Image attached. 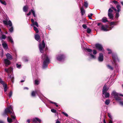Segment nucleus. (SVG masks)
Returning <instances> with one entry per match:
<instances>
[{
    "label": "nucleus",
    "mask_w": 123,
    "mask_h": 123,
    "mask_svg": "<svg viewBox=\"0 0 123 123\" xmlns=\"http://www.w3.org/2000/svg\"><path fill=\"white\" fill-rule=\"evenodd\" d=\"M9 113L11 115V117L13 119H14L15 116L13 111V109L11 105H10L6 108L3 112V115L4 116H7V113Z\"/></svg>",
    "instance_id": "nucleus-1"
},
{
    "label": "nucleus",
    "mask_w": 123,
    "mask_h": 123,
    "mask_svg": "<svg viewBox=\"0 0 123 123\" xmlns=\"http://www.w3.org/2000/svg\"><path fill=\"white\" fill-rule=\"evenodd\" d=\"M5 71L7 72L8 74L7 80L8 81H11L13 82V80L14 79V77L13 74H10L12 72L13 69L11 67L7 69L5 68Z\"/></svg>",
    "instance_id": "nucleus-2"
},
{
    "label": "nucleus",
    "mask_w": 123,
    "mask_h": 123,
    "mask_svg": "<svg viewBox=\"0 0 123 123\" xmlns=\"http://www.w3.org/2000/svg\"><path fill=\"white\" fill-rule=\"evenodd\" d=\"M42 59L43 61V68H45L47 67L49 63V59L47 55L45 54L43 55Z\"/></svg>",
    "instance_id": "nucleus-3"
},
{
    "label": "nucleus",
    "mask_w": 123,
    "mask_h": 123,
    "mask_svg": "<svg viewBox=\"0 0 123 123\" xmlns=\"http://www.w3.org/2000/svg\"><path fill=\"white\" fill-rule=\"evenodd\" d=\"M112 95L114 96L117 100L119 102L121 105L123 106V102L121 101L120 98L118 93L113 91L112 93Z\"/></svg>",
    "instance_id": "nucleus-4"
},
{
    "label": "nucleus",
    "mask_w": 123,
    "mask_h": 123,
    "mask_svg": "<svg viewBox=\"0 0 123 123\" xmlns=\"http://www.w3.org/2000/svg\"><path fill=\"white\" fill-rule=\"evenodd\" d=\"M108 89V88L107 87V86L105 85L103 87L102 91L103 94L105 95V96L106 98L109 97L110 96L109 93L107 92Z\"/></svg>",
    "instance_id": "nucleus-5"
},
{
    "label": "nucleus",
    "mask_w": 123,
    "mask_h": 123,
    "mask_svg": "<svg viewBox=\"0 0 123 123\" xmlns=\"http://www.w3.org/2000/svg\"><path fill=\"white\" fill-rule=\"evenodd\" d=\"M3 22L5 25H8L9 27H11L9 29V30L11 32H12L13 30V28L12 26V23L11 21L10 20L8 21L3 20Z\"/></svg>",
    "instance_id": "nucleus-6"
},
{
    "label": "nucleus",
    "mask_w": 123,
    "mask_h": 123,
    "mask_svg": "<svg viewBox=\"0 0 123 123\" xmlns=\"http://www.w3.org/2000/svg\"><path fill=\"white\" fill-rule=\"evenodd\" d=\"M39 49L41 52L43 53V50L45 47V44L44 41L43 40L42 41V43H40L39 45Z\"/></svg>",
    "instance_id": "nucleus-7"
},
{
    "label": "nucleus",
    "mask_w": 123,
    "mask_h": 123,
    "mask_svg": "<svg viewBox=\"0 0 123 123\" xmlns=\"http://www.w3.org/2000/svg\"><path fill=\"white\" fill-rule=\"evenodd\" d=\"M113 27V26H111V27H110L109 29H108V28H109V27L108 25H101V29L102 30L105 31H107L111 30Z\"/></svg>",
    "instance_id": "nucleus-8"
},
{
    "label": "nucleus",
    "mask_w": 123,
    "mask_h": 123,
    "mask_svg": "<svg viewBox=\"0 0 123 123\" xmlns=\"http://www.w3.org/2000/svg\"><path fill=\"white\" fill-rule=\"evenodd\" d=\"M112 57L113 60V64H116V62L119 61V60L117 57L116 54L112 53Z\"/></svg>",
    "instance_id": "nucleus-9"
},
{
    "label": "nucleus",
    "mask_w": 123,
    "mask_h": 123,
    "mask_svg": "<svg viewBox=\"0 0 123 123\" xmlns=\"http://www.w3.org/2000/svg\"><path fill=\"white\" fill-rule=\"evenodd\" d=\"M65 58L64 55H59L56 56L57 60L60 61H63Z\"/></svg>",
    "instance_id": "nucleus-10"
},
{
    "label": "nucleus",
    "mask_w": 123,
    "mask_h": 123,
    "mask_svg": "<svg viewBox=\"0 0 123 123\" xmlns=\"http://www.w3.org/2000/svg\"><path fill=\"white\" fill-rule=\"evenodd\" d=\"M96 48L100 51H103L104 49L101 45L99 43L96 44H95Z\"/></svg>",
    "instance_id": "nucleus-11"
},
{
    "label": "nucleus",
    "mask_w": 123,
    "mask_h": 123,
    "mask_svg": "<svg viewBox=\"0 0 123 123\" xmlns=\"http://www.w3.org/2000/svg\"><path fill=\"white\" fill-rule=\"evenodd\" d=\"M86 50L88 52H90V53L89 54V56L91 57L93 59H95L96 58V56L92 55V54H91V52L92 51V50L89 49H87Z\"/></svg>",
    "instance_id": "nucleus-12"
},
{
    "label": "nucleus",
    "mask_w": 123,
    "mask_h": 123,
    "mask_svg": "<svg viewBox=\"0 0 123 123\" xmlns=\"http://www.w3.org/2000/svg\"><path fill=\"white\" fill-rule=\"evenodd\" d=\"M117 9L113 7H111V8L114 10L116 12H119L121 11V6H120L118 5H117Z\"/></svg>",
    "instance_id": "nucleus-13"
},
{
    "label": "nucleus",
    "mask_w": 123,
    "mask_h": 123,
    "mask_svg": "<svg viewBox=\"0 0 123 123\" xmlns=\"http://www.w3.org/2000/svg\"><path fill=\"white\" fill-rule=\"evenodd\" d=\"M103 55L102 54L100 53L99 54V56L98 58V60L99 62H101L103 60Z\"/></svg>",
    "instance_id": "nucleus-14"
},
{
    "label": "nucleus",
    "mask_w": 123,
    "mask_h": 123,
    "mask_svg": "<svg viewBox=\"0 0 123 123\" xmlns=\"http://www.w3.org/2000/svg\"><path fill=\"white\" fill-rule=\"evenodd\" d=\"M33 123H38L37 122L40 123L41 122V120L38 118H35L33 119Z\"/></svg>",
    "instance_id": "nucleus-15"
},
{
    "label": "nucleus",
    "mask_w": 123,
    "mask_h": 123,
    "mask_svg": "<svg viewBox=\"0 0 123 123\" xmlns=\"http://www.w3.org/2000/svg\"><path fill=\"white\" fill-rule=\"evenodd\" d=\"M2 45L3 48L5 49L6 50L8 49V46L6 43V42H3Z\"/></svg>",
    "instance_id": "nucleus-16"
},
{
    "label": "nucleus",
    "mask_w": 123,
    "mask_h": 123,
    "mask_svg": "<svg viewBox=\"0 0 123 123\" xmlns=\"http://www.w3.org/2000/svg\"><path fill=\"white\" fill-rule=\"evenodd\" d=\"M4 62L5 65V66H7L10 64V61L7 59H4Z\"/></svg>",
    "instance_id": "nucleus-17"
},
{
    "label": "nucleus",
    "mask_w": 123,
    "mask_h": 123,
    "mask_svg": "<svg viewBox=\"0 0 123 123\" xmlns=\"http://www.w3.org/2000/svg\"><path fill=\"white\" fill-rule=\"evenodd\" d=\"M40 36L38 34H37L35 35V38L37 41L38 42H40Z\"/></svg>",
    "instance_id": "nucleus-18"
},
{
    "label": "nucleus",
    "mask_w": 123,
    "mask_h": 123,
    "mask_svg": "<svg viewBox=\"0 0 123 123\" xmlns=\"http://www.w3.org/2000/svg\"><path fill=\"white\" fill-rule=\"evenodd\" d=\"M6 57L7 58L10 60H11L12 59V56L9 53H7L6 55Z\"/></svg>",
    "instance_id": "nucleus-19"
},
{
    "label": "nucleus",
    "mask_w": 123,
    "mask_h": 123,
    "mask_svg": "<svg viewBox=\"0 0 123 123\" xmlns=\"http://www.w3.org/2000/svg\"><path fill=\"white\" fill-rule=\"evenodd\" d=\"M108 16L110 19L113 20V15L112 13H108Z\"/></svg>",
    "instance_id": "nucleus-20"
},
{
    "label": "nucleus",
    "mask_w": 123,
    "mask_h": 123,
    "mask_svg": "<svg viewBox=\"0 0 123 123\" xmlns=\"http://www.w3.org/2000/svg\"><path fill=\"white\" fill-rule=\"evenodd\" d=\"M3 86L4 87V91L5 92H6L7 90V87L6 84H5V83L2 84Z\"/></svg>",
    "instance_id": "nucleus-21"
},
{
    "label": "nucleus",
    "mask_w": 123,
    "mask_h": 123,
    "mask_svg": "<svg viewBox=\"0 0 123 123\" xmlns=\"http://www.w3.org/2000/svg\"><path fill=\"white\" fill-rule=\"evenodd\" d=\"M81 12L82 15H83L85 12V11L84 10L83 7L80 8Z\"/></svg>",
    "instance_id": "nucleus-22"
},
{
    "label": "nucleus",
    "mask_w": 123,
    "mask_h": 123,
    "mask_svg": "<svg viewBox=\"0 0 123 123\" xmlns=\"http://www.w3.org/2000/svg\"><path fill=\"white\" fill-rule=\"evenodd\" d=\"M8 39L9 41L11 42L12 43H13V39L10 36H8Z\"/></svg>",
    "instance_id": "nucleus-23"
},
{
    "label": "nucleus",
    "mask_w": 123,
    "mask_h": 123,
    "mask_svg": "<svg viewBox=\"0 0 123 123\" xmlns=\"http://www.w3.org/2000/svg\"><path fill=\"white\" fill-rule=\"evenodd\" d=\"M28 6H25L23 8V10L24 12H26L28 10Z\"/></svg>",
    "instance_id": "nucleus-24"
},
{
    "label": "nucleus",
    "mask_w": 123,
    "mask_h": 123,
    "mask_svg": "<svg viewBox=\"0 0 123 123\" xmlns=\"http://www.w3.org/2000/svg\"><path fill=\"white\" fill-rule=\"evenodd\" d=\"M6 36L4 35H2L1 36H0V39H5L6 38Z\"/></svg>",
    "instance_id": "nucleus-25"
},
{
    "label": "nucleus",
    "mask_w": 123,
    "mask_h": 123,
    "mask_svg": "<svg viewBox=\"0 0 123 123\" xmlns=\"http://www.w3.org/2000/svg\"><path fill=\"white\" fill-rule=\"evenodd\" d=\"M102 21L103 22H106L108 21L107 18L105 17H104L102 19Z\"/></svg>",
    "instance_id": "nucleus-26"
},
{
    "label": "nucleus",
    "mask_w": 123,
    "mask_h": 123,
    "mask_svg": "<svg viewBox=\"0 0 123 123\" xmlns=\"http://www.w3.org/2000/svg\"><path fill=\"white\" fill-rule=\"evenodd\" d=\"M119 12H116V13L115 15V18H117L119 16Z\"/></svg>",
    "instance_id": "nucleus-27"
},
{
    "label": "nucleus",
    "mask_w": 123,
    "mask_h": 123,
    "mask_svg": "<svg viewBox=\"0 0 123 123\" xmlns=\"http://www.w3.org/2000/svg\"><path fill=\"white\" fill-rule=\"evenodd\" d=\"M84 6L86 7L87 8L88 6V3L86 1H85L84 2Z\"/></svg>",
    "instance_id": "nucleus-28"
},
{
    "label": "nucleus",
    "mask_w": 123,
    "mask_h": 123,
    "mask_svg": "<svg viewBox=\"0 0 123 123\" xmlns=\"http://www.w3.org/2000/svg\"><path fill=\"white\" fill-rule=\"evenodd\" d=\"M34 30L36 32V33H38L39 32V31L38 29L35 26L34 27Z\"/></svg>",
    "instance_id": "nucleus-29"
},
{
    "label": "nucleus",
    "mask_w": 123,
    "mask_h": 123,
    "mask_svg": "<svg viewBox=\"0 0 123 123\" xmlns=\"http://www.w3.org/2000/svg\"><path fill=\"white\" fill-rule=\"evenodd\" d=\"M7 121L8 122L10 123L12 122V119L11 118H9L8 117L7 118Z\"/></svg>",
    "instance_id": "nucleus-30"
},
{
    "label": "nucleus",
    "mask_w": 123,
    "mask_h": 123,
    "mask_svg": "<svg viewBox=\"0 0 123 123\" xmlns=\"http://www.w3.org/2000/svg\"><path fill=\"white\" fill-rule=\"evenodd\" d=\"M117 23V22H111L110 23V24L111 25H117L116 23Z\"/></svg>",
    "instance_id": "nucleus-31"
},
{
    "label": "nucleus",
    "mask_w": 123,
    "mask_h": 123,
    "mask_svg": "<svg viewBox=\"0 0 123 123\" xmlns=\"http://www.w3.org/2000/svg\"><path fill=\"white\" fill-rule=\"evenodd\" d=\"M110 102V101L109 100H107L105 101V104L108 105L109 104Z\"/></svg>",
    "instance_id": "nucleus-32"
},
{
    "label": "nucleus",
    "mask_w": 123,
    "mask_h": 123,
    "mask_svg": "<svg viewBox=\"0 0 123 123\" xmlns=\"http://www.w3.org/2000/svg\"><path fill=\"white\" fill-rule=\"evenodd\" d=\"M0 2L5 5H6V3L5 1H2L1 0H0Z\"/></svg>",
    "instance_id": "nucleus-33"
},
{
    "label": "nucleus",
    "mask_w": 123,
    "mask_h": 123,
    "mask_svg": "<svg viewBox=\"0 0 123 123\" xmlns=\"http://www.w3.org/2000/svg\"><path fill=\"white\" fill-rule=\"evenodd\" d=\"M49 101L50 103H52V104H54L55 105L56 107H57L58 106V105H57V103H56L55 102H52V101H50V100H49Z\"/></svg>",
    "instance_id": "nucleus-34"
},
{
    "label": "nucleus",
    "mask_w": 123,
    "mask_h": 123,
    "mask_svg": "<svg viewBox=\"0 0 123 123\" xmlns=\"http://www.w3.org/2000/svg\"><path fill=\"white\" fill-rule=\"evenodd\" d=\"M37 92H35L33 91L31 93V95L33 97H34L35 96L36 93Z\"/></svg>",
    "instance_id": "nucleus-35"
},
{
    "label": "nucleus",
    "mask_w": 123,
    "mask_h": 123,
    "mask_svg": "<svg viewBox=\"0 0 123 123\" xmlns=\"http://www.w3.org/2000/svg\"><path fill=\"white\" fill-rule=\"evenodd\" d=\"M91 30L89 28H88L87 30V33L88 34L90 33L91 31Z\"/></svg>",
    "instance_id": "nucleus-36"
},
{
    "label": "nucleus",
    "mask_w": 123,
    "mask_h": 123,
    "mask_svg": "<svg viewBox=\"0 0 123 123\" xmlns=\"http://www.w3.org/2000/svg\"><path fill=\"white\" fill-rule=\"evenodd\" d=\"M12 91H10L9 93V97L10 98H11L12 96Z\"/></svg>",
    "instance_id": "nucleus-37"
},
{
    "label": "nucleus",
    "mask_w": 123,
    "mask_h": 123,
    "mask_svg": "<svg viewBox=\"0 0 123 123\" xmlns=\"http://www.w3.org/2000/svg\"><path fill=\"white\" fill-rule=\"evenodd\" d=\"M35 84L36 85H38L39 84V81L38 80H36L35 81Z\"/></svg>",
    "instance_id": "nucleus-38"
},
{
    "label": "nucleus",
    "mask_w": 123,
    "mask_h": 123,
    "mask_svg": "<svg viewBox=\"0 0 123 123\" xmlns=\"http://www.w3.org/2000/svg\"><path fill=\"white\" fill-rule=\"evenodd\" d=\"M107 67L109 69L111 70H112L113 69V68L110 65H107Z\"/></svg>",
    "instance_id": "nucleus-39"
},
{
    "label": "nucleus",
    "mask_w": 123,
    "mask_h": 123,
    "mask_svg": "<svg viewBox=\"0 0 123 123\" xmlns=\"http://www.w3.org/2000/svg\"><path fill=\"white\" fill-rule=\"evenodd\" d=\"M93 14L92 13H91L89 14L88 15V16L89 18L91 19L92 18L91 17L92 16Z\"/></svg>",
    "instance_id": "nucleus-40"
},
{
    "label": "nucleus",
    "mask_w": 123,
    "mask_h": 123,
    "mask_svg": "<svg viewBox=\"0 0 123 123\" xmlns=\"http://www.w3.org/2000/svg\"><path fill=\"white\" fill-rule=\"evenodd\" d=\"M62 113L67 117H68V114L66 113L65 112H62Z\"/></svg>",
    "instance_id": "nucleus-41"
},
{
    "label": "nucleus",
    "mask_w": 123,
    "mask_h": 123,
    "mask_svg": "<svg viewBox=\"0 0 123 123\" xmlns=\"http://www.w3.org/2000/svg\"><path fill=\"white\" fill-rule=\"evenodd\" d=\"M82 26L83 28L85 29H86L87 28V26L86 24L83 25H82Z\"/></svg>",
    "instance_id": "nucleus-42"
},
{
    "label": "nucleus",
    "mask_w": 123,
    "mask_h": 123,
    "mask_svg": "<svg viewBox=\"0 0 123 123\" xmlns=\"http://www.w3.org/2000/svg\"><path fill=\"white\" fill-rule=\"evenodd\" d=\"M108 116L111 119H112V116L111 115V114L110 113H108Z\"/></svg>",
    "instance_id": "nucleus-43"
},
{
    "label": "nucleus",
    "mask_w": 123,
    "mask_h": 123,
    "mask_svg": "<svg viewBox=\"0 0 123 123\" xmlns=\"http://www.w3.org/2000/svg\"><path fill=\"white\" fill-rule=\"evenodd\" d=\"M51 112L53 113H55L56 112V110H55L53 109H51Z\"/></svg>",
    "instance_id": "nucleus-44"
},
{
    "label": "nucleus",
    "mask_w": 123,
    "mask_h": 123,
    "mask_svg": "<svg viewBox=\"0 0 123 123\" xmlns=\"http://www.w3.org/2000/svg\"><path fill=\"white\" fill-rule=\"evenodd\" d=\"M113 10L111 9V8H109L108 10V13H112V12Z\"/></svg>",
    "instance_id": "nucleus-45"
},
{
    "label": "nucleus",
    "mask_w": 123,
    "mask_h": 123,
    "mask_svg": "<svg viewBox=\"0 0 123 123\" xmlns=\"http://www.w3.org/2000/svg\"><path fill=\"white\" fill-rule=\"evenodd\" d=\"M33 24L34 25H36L37 27H38V24L37 22H34V24Z\"/></svg>",
    "instance_id": "nucleus-46"
},
{
    "label": "nucleus",
    "mask_w": 123,
    "mask_h": 123,
    "mask_svg": "<svg viewBox=\"0 0 123 123\" xmlns=\"http://www.w3.org/2000/svg\"><path fill=\"white\" fill-rule=\"evenodd\" d=\"M107 50L109 51V52L108 53V54H110L112 52L111 50H110L109 49H107Z\"/></svg>",
    "instance_id": "nucleus-47"
},
{
    "label": "nucleus",
    "mask_w": 123,
    "mask_h": 123,
    "mask_svg": "<svg viewBox=\"0 0 123 123\" xmlns=\"http://www.w3.org/2000/svg\"><path fill=\"white\" fill-rule=\"evenodd\" d=\"M0 82L2 85L4 83V81L2 80L0 78Z\"/></svg>",
    "instance_id": "nucleus-48"
},
{
    "label": "nucleus",
    "mask_w": 123,
    "mask_h": 123,
    "mask_svg": "<svg viewBox=\"0 0 123 123\" xmlns=\"http://www.w3.org/2000/svg\"><path fill=\"white\" fill-rule=\"evenodd\" d=\"M16 66L18 68H20L21 67V65H18L17 64H16Z\"/></svg>",
    "instance_id": "nucleus-49"
},
{
    "label": "nucleus",
    "mask_w": 123,
    "mask_h": 123,
    "mask_svg": "<svg viewBox=\"0 0 123 123\" xmlns=\"http://www.w3.org/2000/svg\"><path fill=\"white\" fill-rule=\"evenodd\" d=\"M23 60L24 62H27L28 61V59H27V58H26V59L25 58H23Z\"/></svg>",
    "instance_id": "nucleus-50"
},
{
    "label": "nucleus",
    "mask_w": 123,
    "mask_h": 123,
    "mask_svg": "<svg viewBox=\"0 0 123 123\" xmlns=\"http://www.w3.org/2000/svg\"><path fill=\"white\" fill-rule=\"evenodd\" d=\"M97 51L96 50H93V53L94 55L96 54H97Z\"/></svg>",
    "instance_id": "nucleus-51"
},
{
    "label": "nucleus",
    "mask_w": 123,
    "mask_h": 123,
    "mask_svg": "<svg viewBox=\"0 0 123 123\" xmlns=\"http://www.w3.org/2000/svg\"><path fill=\"white\" fill-rule=\"evenodd\" d=\"M31 11L33 15L35 14V12L33 10L31 9Z\"/></svg>",
    "instance_id": "nucleus-52"
},
{
    "label": "nucleus",
    "mask_w": 123,
    "mask_h": 123,
    "mask_svg": "<svg viewBox=\"0 0 123 123\" xmlns=\"http://www.w3.org/2000/svg\"><path fill=\"white\" fill-rule=\"evenodd\" d=\"M113 2L115 4H117L118 3L117 1L115 0L113 1Z\"/></svg>",
    "instance_id": "nucleus-53"
},
{
    "label": "nucleus",
    "mask_w": 123,
    "mask_h": 123,
    "mask_svg": "<svg viewBox=\"0 0 123 123\" xmlns=\"http://www.w3.org/2000/svg\"><path fill=\"white\" fill-rule=\"evenodd\" d=\"M109 123H113L111 119L109 120Z\"/></svg>",
    "instance_id": "nucleus-54"
},
{
    "label": "nucleus",
    "mask_w": 123,
    "mask_h": 123,
    "mask_svg": "<svg viewBox=\"0 0 123 123\" xmlns=\"http://www.w3.org/2000/svg\"><path fill=\"white\" fill-rule=\"evenodd\" d=\"M31 21L32 24H34V19H31Z\"/></svg>",
    "instance_id": "nucleus-55"
},
{
    "label": "nucleus",
    "mask_w": 123,
    "mask_h": 123,
    "mask_svg": "<svg viewBox=\"0 0 123 123\" xmlns=\"http://www.w3.org/2000/svg\"><path fill=\"white\" fill-rule=\"evenodd\" d=\"M24 90L27 89L28 90V88L27 87H25L24 88Z\"/></svg>",
    "instance_id": "nucleus-56"
},
{
    "label": "nucleus",
    "mask_w": 123,
    "mask_h": 123,
    "mask_svg": "<svg viewBox=\"0 0 123 123\" xmlns=\"http://www.w3.org/2000/svg\"><path fill=\"white\" fill-rule=\"evenodd\" d=\"M30 122V119H28L27 120V122L28 123H29V122Z\"/></svg>",
    "instance_id": "nucleus-57"
},
{
    "label": "nucleus",
    "mask_w": 123,
    "mask_h": 123,
    "mask_svg": "<svg viewBox=\"0 0 123 123\" xmlns=\"http://www.w3.org/2000/svg\"><path fill=\"white\" fill-rule=\"evenodd\" d=\"M56 123H60V122L59 121L57 120L56 121Z\"/></svg>",
    "instance_id": "nucleus-58"
},
{
    "label": "nucleus",
    "mask_w": 123,
    "mask_h": 123,
    "mask_svg": "<svg viewBox=\"0 0 123 123\" xmlns=\"http://www.w3.org/2000/svg\"><path fill=\"white\" fill-rule=\"evenodd\" d=\"M120 2L121 3L123 6V1H121Z\"/></svg>",
    "instance_id": "nucleus-59"
},
{
    "label": "nucleus",
    "mask_w": 123,
    "mask_h": 123,
    "mask_svg": "<svg viewBox=\"0 0 123 123\" xmlns=\"http://www.w3.org/2000/svg\"><path fill=\"white\" fill-rule=\"evenodd\" d=\"M25 80H21V82H23Z\"/></svg>",
    "instance_id": "nucleus-60"
},
{
    "label": "nucleus",
    "mask_w": 123,
    "mask_h": 123,
    "mask_svg": "<svg viewBox=\"0 0 123 123\" xmlns=\"http://www.w3.org/2000/svg\"><path fill=\"white\" fill-rule=\"evenodd\" d=\"M31 11H29V13L30 14H31Z\"/></svg>",
    "instance_id": "nucleus-61"
},
{
    "label": "nucleus",
    "mask_w": 123,
    "mask_h": 123,
    "mask_svg": "<svg viewBox=\"0 0 123 123\" xmlns=\"http://www.w3.org/2000/svg\"><path fill=\"white\" fill-rule=\"evenodd\" d=\"M30 15V14H29V13H28V14H27V16H29V15Z\"/></svg>",
    "instance_id": "nucleus-62"
},
{
    "label": "nucleus",
    "mask_w": 123,
    "mask_h": 123,
    "mask_svg": "<svg viewBox=\"0 0 123 123\" xmlns=\"http://www.w3.org/2000/svg\"><path fill=\"white\" fill-rule=\"evenodd\" d=\"M33 15V16L35 17H36V15H35V14H34Z\"/></svg>",
    "instance_id": "nucleus-63"
},
{
    "label": "nucleus",
    "mask_w": 123,
    "mask_h": 123,
    "mask_svg": "<svg viewBox=\"0 0 123 123\" xmlns=\"http://www.w3.org/2000/svg\"><path fill=\"white\" fill-rule=\"evenodd\" d=\"M104 123H106L105 120V119H104Z\"/></svg>",
    "instance_id": "nucleus-64"
}]
</instances>
